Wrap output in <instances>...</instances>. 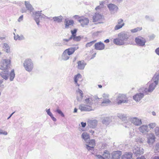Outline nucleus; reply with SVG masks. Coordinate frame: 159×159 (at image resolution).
I'll return each instance as SVG.
<instances>
[{"label": "nucleus", "instance_id": "nucleus-1", "mask_svg": "<svg viewBox=\"0 0 159 159\" xmlns=\"http://www.w3.org/2000/svg\"><path fill=\"white\" fill-rule=\"evenodd\" d=\"M130 34L127 32L123 31L118 34V38L114 39L113 43L118 45H122L125 43V42L127 41L130 36Z\"/></svg>", "mask_w": 159, "mask_h": 159}, {"label": "nucleus", "instance_id": "nucleus-2", "mask_svg": "<svg viewBox=\"0 0 159 159\" xmlns=\"http://www.w3.org/2000/svg\"><path fill=\"white\" fill-rule=\"evenodd\" d=\"M1 72L0 73V77L6 80L8 79L9 77L10 76V81L13 80L15 77V73L14 70H12L10 72L9 70H4Z\"/></svg>", "mask_w": 159, "mask_h": 159}, {"label": "nucleus", "instance_id": "nucleus-3", "mask_svg": "<svg viewBox=\"0 0 159 159\" xmlns=\"http://www.w3.org/2000/svg\"><path fill=\"white\" fill-rule=\"evenodd\" d=\"M11 60L8 59L2 60L0 63V69L2 70H9L11 66Z\"/></svg>", "mask_w": 159, "mask_h": 159}, {"label": "nucleus", "instance_id": "nucleus-4", "mask_svg": "<svg viewBox=\"0 0 159 159\" xmlns=\"http://www.w3.org/2000/svg\"><path fill=\"white\" fill-rule=\"evenodd\" d=\"M23 66L26 70L29 72H31L34 68V64L31 59L27 58L24 61Z\"/></svg>", "mask_w": 159, "mask_h": 159}, {"label": "nucleus", "instance_id": "nucleus-5", "mask_svg": "<svg viewBox=\"0 0 159 159\" xmlns=\"http://www.w3.org/2000/svg\"><path fill=\"white\" fill-rule=\"evenodd\" d=\"M116 101L118 104L122 103L128 102V100L126 95L123 94H119L116 98Z\"/></svg>", "mask_w": 159, "mask_h": 159}, {"label": "nucleus", "instance_id": "nucleus-6", "mask_svg": "<svg viewBox=\"0 0 159 159\" xmlns=\"http://www.w3.org/2000/svg\"><path fill=\"white\" fill-rule=\"evenodd\" d=\"M135 42L138 45L143 46L145 45L146 41L144 38L141 36H139L135 38Z\"/></svg>", "mask_w": 159, "mask_h": 159}, {"label": "nucleus", "instance_id": "nucleus-7", "mask_svg": "<svg viewBox=\"0 0 159 159\" xmlns=\"http://www.w3.org/2000/svg\"><path fill=\"white\" fill-rule=\"evenodd\" d=\"M156 137L153 133L148 134L147 137V142L150 145H152L155 141Z\"/></svg>", "mask_w": 159, "mask_h": 159}, {"label": "nucleus", "instance_id": "nucleus-8", "mask_svg": "<svg viewBox=\"0 0 159 159\" xmlns=\"http://www.w3.org/2000/svg\"><path fill=\"white\" fill-rule=\"evenodd\" d=\"M41 12L42 11H38L35 12H33L32 16H34V20H35L38 25H39V19L41 18Z\"/></svg>", "mask_w": 159, "mask_h": 159}, {"label": "nucleus", "instance_id": "nucleus-9", "mask_svg": "<svg viewBox=\"0 0 159 159\" xmlns=\"http://www.w3.org/2000/svg\"><path fill=\"white\" fill-rule=\"evenodd\" d=\"M133 151L134 153L136 156L141 155L143 152V149L142 148L137 146H134Z\"/></svg>", "mask_w": 159, "mask_h": 159}, {"label": "nucleus", "instance_id": "nucleus-10", "mask_svg": "<svg viewBox=\"0 0 159 159\" xmlns=\"http://www.w3.org/2000/svg\"><path fill=\"white\" fill-rule=\"evenodd\" d=\"M99 98L97 96H95L92 98H86L85 100V102L88 105V106L90 107L93 102L99 99Z\"/></svg>", "mask_w": 159, "mask_h": 159}, {"label": "nucleus", "instance_id": "nucleus-11", "mask_svg": "<svg viewBox=\"0 0 159 159\" xmlns=\"http://www.w3.org/2000/svg\"><path fill=\"white\" fill-rule=\"evenodd\" d=\"M129 120L132 123L136 126H139L142 124L141 120L136 117L130 118Z\"/></svg>", "mask_w": 159, "mask_h": 159}, {"label": "nucleus", "instance_id": "nucleus-12", "mask_svg": "<svg viewBox=\"0 0 159 159\" xmlns=\"http://www.w3.org/2000/svg\"><path fill=\"white\" fill-rule=\"evenodd\" d=\"M139 131L141 133L146 134L148 132L149 129L148 125H143L139 128Z\"/></svg>", "mask_w": 159, "mask_h": 159}, {"label": "nucleus", "instance_id": "nucleus-13", "mask_svg": "<svg viewBox=\"0 0 159 159\" xmlns=\"http://www.w3.org/2000/svg\"><path fill=\"white\" fill-rule=\"evenodd\" d=\"M108 7L111 14L116 12L118 9V7L116 5L112 3L109 4L108 5Z\"/></svg>", "mask_w": 159, "mask_h": 159}, {"label": "nucleus", "instance_id": "nucleus-14", "mask_svg": "<svg viewBox=\"0 0 159 159\" xmlns=\"http://www.w3.org/2000/svg\"><path fill=\"white\" fill-rule=\"evenodd\" d=\"M87 124L89 127L94 128L97 125L98 121L96 120H90L88 121Z\"/></svg>", "mask_w": 159, "mask_h": 159}, {"label": "nucleus", "instance_id": "nucleus-15", "mask_svg": "<svg viewBox=\"0 0 159 159\" xmlns=\"http://www.w3.org/2000/svg\"><path fill=\"white\" fill-rule=\"evenodd\" d=\"M78 21L81 24V25L84 27L85 25H87L89 23V20L86 18L82 17L78 20Z\"/></svg>", "mask_w": 159, "mask_h": 159}, {"label": "nucleus", "instance_id": "nucleus-16", "mask_svg": "<svg viewBox=\"0 0 159 159\" xmlns=\"http://www.w3.org/2000/svg\"><path fill=\"white\" fill-rule=\"evenodd\" d=\"M105 46L104 43L101 42L97 43L95 44L94 48L97 50H102L104 49Z\"/></svg>", "mask_w": 159, "mask_h": 159}, {"label": "nucleus", "instance_id": "nucleus-17", "mask_svg": "<svg viewBox=\"0 0 159 159\" xmlns=\"http://www.w3.org/2000/svg\"><path fill=\"white\" fill-rule=\"evenodd\" d=\"M144 97L143 93H137L133 96L134 99L136 102L139 101Z\"/></svg>", "mask_w": 159, "mask_h": 159}, {"label": "nucleus", "instance_id": "nucleus-18", "mask_svg": "<svg viewBox=\"0 0 159 159\" xmlns=\"http://www.w3.org/2000/svg\"><path fill=\"white\" fill-rule=\"evenodd\" d=\"M121 155L120 151H117L114 152L112 154V159H119Z\"/></svg>", "mask_w": 159, "mask_h": 159}, {"label": "nucleus", "instance_id": "nucleus-19", "mask_svg": "<svg viewBox=\"0 0 159 159\" xmlns=\"http://www.w3.org/2000/svg\"><path fill=\"white\" fill-rule=\"evenodd\" d=\"M78 68L79 69L83 70L84 69L86 63L84 60L79 61L77 62Z\"/></svg>", "mask_w": 159, "mask_h": 159}, {"label": "nucleus", "instance_id": "nucleus-20", "mask_svg": "<svg viewBox=\"0 0 159 159\" xmlns=\"http://www.w3.org/2000/svg\"><path fill=\"white\" fill-rule=\"evenodd\" d=\"M89 106L87 105H84V104H81L79 106V109L81 111H91L92 110L89 108L88 107Z\"/></svg>", "mask_w": 159, "mask_h": 159}, {"label": "nucleus", "instance_id": "nucleus-21", "mask_svg": "<svg viewBox=\"0 0 159 159\" xmlns=\"http://www.w3.org/2000/svg\"><path fill=\"white\" fill-rule=\"evenodd\" d=\"M64 23L65 25V28H68L69 26L70 25H73L74 23V22L73 20H67L66 19L64 21Z\"/></svg>", "mask_w": 159, "mask_h": 159}, {"label": "nucleus", "instance_id": "nucleus-22", "mask_svg": "<svg viewBox=\"0 0 159 159\" xmlns=\"http://www.w3.org/2000/svg\"><path fill=\"white\" fill-rule=\"evenodd\" d=\"M82 138L84 139V141L88 143L89 141V134L86 132H84L81 135Z\"/></svg>", "mask_w": 159, "mask_h": 159}, {"label": "nucleus", "instance_id": "nucleus-23", "mask_svg": "<svg viewBox=\"0 0 159 159\" xmlns=\"http://www.w3.org/2000/svg\"><path fill=\"white\" fill-rule=\"evenodd\" d=\"M2 48L4 51L7 53L10 52V48L8 44L6 43H4Z\"/></svg>", "mask_w": 159, "mask_h": 159}, {"label": "nucleus", "instance_id": "nucleus-24", "mask_svg": "<svg viewBox=\"0 0 159 159\" xmlns=\"http://www.w3.org/2000/svg\"><path fill=\"white\" fill-rule=\"evenodd\" d=\"M54 21L58 23H60L62 22L63 19V17L60 15L58 16H55L52 18Z\"/></svg>", "mask_w": 159, "mask_h": 159}, {"label": "nucleus", "instance_id": "nucleus-25", "mask_svg": "<svg viewBox=\"0 0 159 159\" xmlns=\"http://www.w3.org/2000/svg\"><path fill=\"white\" fill-rule=\"evenodd\" d=\"M132 154L131 152H126L122 156V159H131L132 158Z\"/></svg>", "mask_w": 159, "mask_h": 159}, {"label": "nucleus", "instance_id": "nucleus-26", "mask_svg": "<svg viewBox=\"0 0 159 159\" xmlns=\"http://www.w3.org/2000/svg\"><path fill=\"white\" fill-rule=\"evenodd\" d=\"M102 16L98 13H95V15L93 16V21L94 22L97 21L98 20H100L102 18Z\"/></svg>", "mask_w": 159, "mask_h": 159}, {"label": "nucleus", "instance_id": "nucleus-27", "mask_svg": "<svg viewBox=\"0 0 159 159\" xmlns=\"http://www.w3.org/2000/svg\"><path fill=\"white\" fill-rule=\"evenodd\" d=\"M111 102L109 98H105L103 99V101L102 102L101 105L102 106H105L111 104Z\"/></svg>", "mask_w": 159, "mask_h": 159}, {"label": "nucleus", "instance_id": "nucleus-28", "mask_svg": "<svg viewBox=\"0 0 159 159\" xmlns=\"http://www.w3.org/2000/svg\"><path fill=\"white\" fill-rule=\"evenodd\" d=\"M66 51V50H65L63 52L61 56L62 59L64 61L67 60L70 58L69 55L67 54V53Z\"/></svg>", "mask_w": 159, "mask_h": 159}, {"label": "nucleus", "instance_id": "nucleus-29", "mask_svg": "<svg viewBox=\"0 0 159 159\" xmlns=\"http://www.w3.org/2000/svg\"><path fill=\"white\" fill-rule=\"evenodd\" d=\"M25 5L27 9L30 11V12L32 11L34 9L32 6L30 4V2L27 1H25Z\"/></svg>", "mask_w": 159, "mask_h": 159}, {"label": "nucleus", "instance_id": "nucleus-30", "mask_svg": "<svg viewBox=\"0 0 159 159\" xmlns=\"http://www.w3.org/2000/svg\"><path fill=\"white\" fill-rule=\"evenodd\" d=\"M159 80V73L156 74L153 76L152 80L154 81L153 82L154 83H156V84H157L158 83V80Z\"/></svg>", "mask_w": 159, "mask_h": 159}, {"label": "nucleus", "instance_id": "nucleus-31", "mask_svg": "<svg viewBox=\"0 0 159 159\" xmlns=\"http://www.w3.org/2000/svg\"><path fill=\"white\" fill-rule=\"evenodd\" d=\"M75 50V48H71L66 49L65 50H66V52L67 53V54L68 55H70L73 54Z\"/></svg>", "mask_w": 159, "mask_h": 159}, {"label": "nucleus", "instance_id": "nucleus-32", "mask_svg": "<svg viewBox=\"0 0 159 159\" xmlns=\"http://www.w3.org/2000/svg\"><path fill=\"white\" fill-rule=\"evenodd\" d=\"M13 34L14 35V39L16 40H20L25 39V37L22 35H21L20 36L17 34L16 35L14 33H13Z\"/></svg>", "mask_w": 159, "mask_h": 159}, {"label": "nucleus", "instance_id": "nucleus-33", "mask_svg": "<svg viewBox=\"0 0 159 159\" xmlns=\"http://www.w3.org/2000/svg\"><path fill=\"white\" fill-rule=\"evenodd\" d=\"M156 84V83H152L149 85L148 88V91H149V92L151 93L155 89L156 86L157 85V84Z\"/></svg>", "mask_w": 159, "mask_h": 159}, {"label": "nucleus", "instance_id": "nucleus-34", "mask_svg": "<svg viewBox=\"0 0 159 159\" xmlns=\"http://www.w3.org/2000/svg\"><path fill=\"white\" fill-rule=\"evenodd\" d=\"M111 121V119L109 117H106L103 118L102 122L103 124L108 125Z\"/></svg>", "mask_w": 159, "mask_h": 159}, {"label": "nucleus", "instance_id": "nucleus-35", "mask_svg": "<svg viewBox=\"0 0 159 159\" xmlns=\"http://www.w3.org/2000/svg\"><path fill=\"white\" fill-rule=\"evenodd\" d=\"M81 77V75L79 74L75 75L74 77V81L75 84L78 86H79L80 84L77 83L78 79Z\"/></svg>", "mask_w": 159, "mask_h": 159}, {"label": "nucleus", "instance_id": "nucleus-36", "mask_svg": "<svg viewBox=\"0 0 159 159\" xmlns=\"http://www.w3.org/2000/svg\"><path fill=\"white\" fill-rule=\"evenodd\" d=\"M117 116L122 121H125L126 119L127 116L126 115L122 114H118Z\"/></svg>", "mask_w": 159, "mask_h": 159}, {"label": "nucleus", "instance_id": "nucleus-37", "mask_svg": "<svg viewBox=\"0 0 159 159\" xmlns=\"http://www.w3.org/2000/svg\"><path fill=\"white\" fill-rule=\"evenodd\" d=\"M104 159H109L110 157V155L107 151H105L102 155Z\"/></svg>", "mask_w": 159, "mask_h": 159}, {"label": "nucleus", "instance_id": "nucleus-38", "mask_svg": "<svg viewBox=\"0 0 159 159\" xmlns=\"http://www.w3.org/2000/svg\"><path fill=\"white\" fill-rule=\"evenodd\" d=\"M149 89H148L147 88H142L140 89H139V91L140 92H142V93H145L146 94H148V92H149Z\"/></svg>", "mask_w": 159, "mask_h": 159}, {"label": "nucleus", "instance_id": "nucleus-39", "mask_svg": "<svg viewBox=\"0 0 159 159\" xmlns=\"http://www.w3.org/2000/svg\"><path fill=\"white\" fill-rule=\"evenodd\" d=\"M81 38H82L80 36H76V35H75L73 37H70V39H73V40L76 42L80 41Z\"/></svg>", "mask_w": 159, "mask_h": 159}, {"label": "nucleus", "instance_id": "nucleus-40", "mask_svg": "<svg viewBox=\"0 0 159 159\" xmlns=\"http://www.w3.org/2000/svg\"><path fill=\"white\" fill-rule=\"evenodd\" d=\"M157 124L155 123H152L149 124L148 125L150 130L155 128Z\"/></svg>", "mask_w": 159, "mask_h": 159}, {"label": "nucleus", "instance_id": "nucleus-41", "mask_svg": "<svg viewBox=\"0 0 159 159\" xmlns=\"http://www.w3.org/2000/svg\"><path fill=\"white\" fill-rule=\"evenodd\" d=\"M154 132L157 136L159 137V127H156L154 129Z\"/></svg>", "mask_w": 159, "mask_h": 159}, {"label": "nucleus", "instance_id": "nucleus-42", "mask_svg": "<svg viewBox=\"0 0 159 159\" xmlns=\"http://www.w3.org/2000/svg\"><path fill=\"white\" fill-rule=\"evenodd\" d=\"M142 27H137V28L132 29L130 30L131 32L132 33H134L138 31H140L142 30Z\"/></svg>", "mask_w": 159, "mask_h": 159}, {"label": "nucleus", "instance_id": "nucleus-43", "mask_svg": "<svg viewBox=\"0 0 159 159\" xmlns=\"http://www.w3.org/2000/svg\"><path fill=\"white\" fill-rule=\"evenodd\" d=\"M125 25V23H122L121 25H116L114 28V30H117L122 28Z\"/></svg>", "mask_w": 159, "mask_h": 159}, {"label": "nucleus", "instance_id": "nucleus-44", "mask_svg": "<svg viewBox=\"0 0 159 159\" xmlns=\"http://www.w3.org/2000/svg\"><path fill=\"white\" fill-rule=\"evenodd\" d=\"M77 30L76 29H74L73 30H71V32L72 35L70 37H73L76 35V32Z\"/></svg>", "mask_w": 159, "mask_h": 159}, {"label": "nucleus", "instance_id": "nucleus-45", "mask_svg": "<svg viewBox=\"0 0 159 159\" xmlns=\"http://www.w3.org/2000/svg\"><path fill=\"white\" fill-rule=\"evenodd\" d=\"M96 40H94L92 41H91L90 42L88 43L85 45V47L86 48H88L89 47H90L91 46H92V45L95 42Z\"/></svg>", "mask_w": 159, "mask_h": 159}, {"label": "nucleus", "instance_id": "nucleus-46", "mask_svg": "<svg viewBox=\"0 0 159 159\" xmlns=\"http://www.w3.org/2000/svg\"><path fill=\"white\" fill-rule=\"evenodd\" d=\"M89 145L93 146L95 145V141L94 139H91L89 142Z\"/></svg>", "mask_w": 159, "mask_h": 159}, {"label": "nucleus", "instance_id": "nucleus-47", "mask_svg": "<svg viewBox=\"0 0 159 159\" xmlns=\"http://www.w3.org/2000/svg\"><path fill=\"white\" fill-rule=\"evenodd\" d=\"M70 40H71V39H70V37L68 39H63L62 44L66 45L67 42H69Z\"/></svg>", "mask_w": 159, "mask_h": 159}, {"label": "nucleus", "instance_id": "nucleus-48", "mask_svg": "<svg viewBox=\"0 0 159 159\" xmlns=\"http://www.w3.org/2000/svg\"><path fill=\"white\" fill-rule=\"evenodd\" d=\"M85 147L86 149H87L89 151V150H92L93 149L94 147L92 146H89L88 144H85Z\"/></svg>", "mask_w": 159, "mask_h": 159}, {"label": "nucleus", "instance_id": "nucleus-49", "mask_svg": "<svg viewBox=\"0 0 159 159\" xmlns=\"http://www.w3.org/2000/svg\"><path fill=\"white\" fill-rule=\"evenodd\" d=\"M154 150L156 152H159V142L156 144L154 147Z\"/></svg>", "mask_w": 159, "mask_h": 159}, {"label": "nucleus", "instance_id": "nucleus-50", "mask_svg": "<svg viewBox=\"0 0 159 159\" xmlns=\"http://www.w3.org/2000/svg\"><path fill=\"white\" fill-rule=\"evenodd\" d=\"M56 111L62 117H64V116H65L63 113L59 109H57Z\"/></svg>", "mask_w": 159, "mask_h": 159}, {"label": "nucleus", "instance_id": "nucleus-51", "mask_svg": "<svg viewBox=\"0 0 159 159\" xmlns=\"http://www.w3.org/2000/svg\"><path fill=\"white\" fill-rule=\"evenodd\" d=\"M145 18L147 20H148L149 21H153L154 20V19L151 17H150L148 16H146L145 17Z\"/></svg>", "mask_w": 159, "mask_h": 159}, {"label": "nucleus", "instance_id": "nucleus-52", "mask_svg": "<svg viewBox=\"0 0 159 159\" xmlns=\"http://www.w3.org/2000/svg\"><path fill=\"white\" fill-rule=\"evenodd\" d=\"M54 45L56 47H61L63 46L62 43L59 42H57L55 43Z\"/></svg>", "mask_w": 159, "mask_h": 159}, {"label": "nucleus", "instance_id": "nucleus-53", "mask_svg": "<svg viewBox=\"0 0 159 159\" xmlns=\"http://www.w3.org/2000/svg\"><path fill=\"white\" fill-rule=\"evenodd\" d=\"M46 112L47 113V114L50 117L52 116H53L52 113L50 111V109L47 110Z\"/></svg>", "mask_w": 159, "mask_h": 159}, {"label": "nucleus", "instance_id": "nucleus-54", "mask_svg": "<svg viewBox=\"0 0 159 159\" xmlns=\"http://www.w3.org/2000/svg\"><path fill=\"white\" fill-rule=\"evenodd\" d=\"M123 20L122 19H119L118 20L117 23L118 25H121L122 23H124L123 22Z\"/></svg>", "mask_w": 159, "mask_h": 159}, {"label": "nucleus", "instance_id": "nucleus-55", "mask_svg": "<svg viewBox=\"0 0 159 159\" xmlns=\"http://www.w3.org/2000/svg\"><path fill=\"white\" fill-rule=\"evenodd\" d=\"M97 157V159H104L103 156L99 155L97 154L95 155Z\"/></svg>", "mask_w": 159, "mask_h": 159}, {"label": "nucleus", "instance_id": "nucleus-56", "mask_svg": "<svg viewBox=\"0 0 159 159\" xmlns=\"http://www.w3.org/2000/svg\"><path fill=\"white\" fill-rule=\"evenodd\" d=\"M102 96L104 99L109 98V95L108 94L104 93L103 94Z\"/></svg>", "mask_w": 159, "mask_h": 159}, {"label": "nucleus", "instance_id": "nucleus-57", "mask_svg": "<svg viewBox=\"0 0 159 159\" xmlns=\"http://www.w3.org/2000/svg\"><path fill=\"white\" fill-rule=\"evenodd\" d=\"M6 80H4L2 78V79L1 77H0V83L4 84H5V83L6 82Z\"/></svg>", "mask_w": 159, "mask_h": 159}, {"label": "nucleus", "instance_id": "nucleus-58", "mask_svg": "<svg viewBox=\"0 0 159 159\" xmlns=\"http://www.w3.org/2000/svg\"><path fill=\"white\" fill-rule=\"evenodd\" d=\"M78 92L80 94V96L81 97V99H82L83 97V94L82 91L78 89Z\"/></svg>", "mask_w": 159, "mask_h": 159}, {"label": "nucleus", "instance_id": "nucleus-59", "mask_svg": "<svg viewBox=\"0 0 159 159\" xmlns=\"http://www.w3.org/2000/svg\"><path fill=\"white\" fill-rule=\"evenodd\" d=\"M45 17H46L48 19L50 18L47 17L46 16L44 15L43 14L41 13V18H45Z\"/></svg>", "mask_w": 159, "mask_h": 159}, {"label": "nucleus", "instance_id": "nucleus-60", "mask_svg": "<svg viewBox=\"0 0 159 159\" xmlns=\"http://www.w3.org/2000/svg\"><path fill=\"white\" fill-rule=\"evenodd\" d=\"M5 87L4 84L0 83V89H2Z\"/></svg>", "mask_w": 159, "mask_h": 159}, {"label": "nucleus", "instance_id": "nucleus-61", "mask_svg": "<svg viewBox=\"0 0 159 159\" xmlns=\"http://www.w3.org/2000/svg\"><path fill=\"white\" fill-rule=\"evenodd\" d=\"M23 15H22L21 16H20L18 19V21L19 22H20L21 21H22L23 20Z\"/></svg>", "mask_w": 159, "mask_h": 159}, {"label": "nucleus", "instance_id": "nucleus-62", "mask_svg": "<svg viewBox=\"0 0 159 159\" xmlns=\"http://www.w3.org/2000/svg\"><path fill=\"white\" fill-rule=\"evenodd\" d=\"M156 53L159 56V47L157 48L155 50Z\"/></svg>", "mask_w": 159, "mask_h": 159}, {"label": "nucleus", "instance_id": "nucleus-63", "mask_svg": "<svg viewBox=\"0 0 159 159\" xmlns=\"http://www.w3.org/2000/svg\"><path fill=\"white\" fill-rule=\"evenodd\" d=\"M155 37V35L154 34H152L149 36V38L151 39H153Z\"/></svg>", "mask_w": 159, "mask_h": 159}, {"label": "nucleus", "instance_id": "nucleus-64", "mask_svg": "<svg viewBox=\"0 0 159 159\" xmlns=\"http://www.w3.org/2000/svg\"><path fill=\"white\" fill-rule=\"evenodd\" d=\"M81 126H82L83 127H85L86 125V123H84V122H81Z\"/></svg>", "mask_w": 159, "mask_h": 159}]
</instances>
